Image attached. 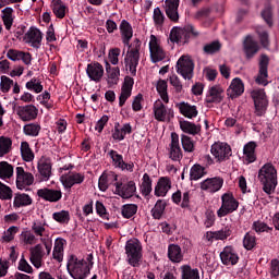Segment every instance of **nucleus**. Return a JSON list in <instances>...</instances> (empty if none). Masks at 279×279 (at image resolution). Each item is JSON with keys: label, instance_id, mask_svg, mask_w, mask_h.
I'll list each match as a JSON object with an SVG mask.
<instances>
[{"label": "nucleus", "instance_id": "nucleus-32", "mask_svg": "<svg viewBox=\"0 0 279 279\" xmlns=\"http://www.w3.org/2000/svg\"><path fill=\"white\" fill-rule=\"evenodd\" d=\"M170 43H177V44H184L186 40H189V37H186V28L182 27H173L170 32L169 36Z\"/></svg>", "mask_w": 279, "mask_h": 279}, {"label": "nucleus", "instance_id": "nucleus-30", "mask_svg": "<svg viewBox=\"0 0 279 279\" xmlns=\"http://www.w3.org/2000/svg\"><path fill=\"white\" fill-rule=\"evenodd\" d=\"M258 43L254 40L252 35H247L244 40V53L247 60L252 59L253 56H256V53H258Z\"/></svg>", "mask_w": 279, "mask_h": 279}, {"label": "nucleus", "instance_id": "nucleus-47", "mask_svg": "<svg viewBox=\"0 0 279 279\" xmlns=\"http://www.w3.org/2000/svg\"><path fill=\"white\" fill-rule=\"evenodd\" d=\"M181 145L185 154H193V151H195V141H193L189 135H181Z\"/></svg>", "mask_w": 279, "mask_h": 279}, {"label": "nucleus", "instance_id": "nucleus-22", "mask_svg": "<svg viewBox=\"0 0 279 279\" xmlns=\"http://www.w3.org/2000/svg\"><path fill=\"white\" fill-rule=\"evenodd\" d=\"M163 8L168 19H170L172 23H178V21H180V14L178 13L180 0H166Z\"/></svg>", "mask_w": 279, "mask_h": 279}, {"label": "nucleus", "instance_id": "nucleus-59", "mask_svg": "<svg viewBox=\"0 0 279 279\" xmlns=\"http://www.w3.org/2000/svg\"><path fill=\"white\" fill-rule=\"evenodd\" d=\"M26 88L27 90H31L32 93H43V83H40V81H38L37 78H32L31 81H28L26 83Z\"/></svg>", "mask_w": 279, "mask_h": 279}, {"label": "nucleus", "instance_id": "nucleus-2", "mask_svg": "<svg viewBox=\"0 0 279 279\" xmlns=\"http://www.w3.org/2000/svg\"><path fill=\"white\" fill-rule=\"evenodd\" d=\"M93 265V254L87 255L85 259L77 257V255H70L68 258L66 269L71 278L86 279L90 275Z\"/></svg>", "mask_w": 279, "mask_h": 279}, {"label": "nucleus", "instance_id": "nucleus-46", "mask_svg": "<svg viewBox=\"0 0 279 279\" xmlns=\"http://www.w3.org/2000/svg\"><path fill=\"white\" fill-rule=\"evenodd\" d=\"M167 208V202L162 199H158L151 209V215L154 219H161L165 214V209Z\"/></svg>", "mask_w": 279, "mask_h": 279}, {"label": "nucleus", "instance_id": "nucleus-35", "mask_svg": "<svg viewBox=\"0 0 279 279\" xmlns=\"http://www.w3.org/2000/svg\"><path fill=\"white\" fill-rule=\"evenodd\" d=\"M1 12L3 25L5 29L10 32L12 29V25H14V9H12L11 7H7Z\"/></svg>", "mask_w": 279, "mask_h": 279}, {"label": "nucleus", "instance_id": "nucleus-38", "mask_svg": "<svg viewBox=\"0 0 279 279\" xmlns=\"http://www.w3.org/2000/svg\"><path fill=\"white\" fill-rule=\"evenodd\" d=\"M64 245H66V240L62 238H58L54 241L52 256L54 260H58L59 263H62V258L64 257Z\"/></svg>", "mask_w": 279, "mask_h": 279}, {"label": "nucleus", "instance_id": "nucleus-57", "mask_svg": "<svg viewBox=\"0 0 279 279\" xmlns=\"http://www.w3.org/2000/svg\"><path fill=\"white\" fill-rule=\"evenodd\" d=\"M108 154L113 162V167H116V169H121L125 162L123 160V155L119 154L117 150H110Z\"/></svg>", "mask_w": 279, "mask_h": 279}, {"label": "nucleus", "instance_id": "nucleus-48", "mask_svg": "<svg viewBox=\"0 0 279 279\" xmlns=\"http://www.w3.org/2000/svg\"><path fill=\"white\" fill-rule=\"evenodd\" d=\"M20 241L23 245H36L38 243V238L32 231H24L20 235Z\"/></svg>", "mask_w": 279, "mask_h": 279}, {"label": "nucleus", "instance_id": "nucleus-55", "mask_svg": "<svg viewBox=\"0 0 279 279\" xmlns=\"http://www.w3.org/2000/svg\"><path fill=\"white\" fill-rule=\"evenodd\" d=\"M210 234H211V239L226 241V239H228V236L232 234V229H230V227H223L221 230L211 232Z\"/></svg>", "mask_w": 279, "mask_h": 279}, {"label": "nucleus", "instance_id": "nucleus-5", "mask_svg": "<svg viewBox=\"0 0 279 279\" xmlns=\"http://www.w3.org/2000/svg\"><path fill=\"white\" fill-rule=\"evenodd\" d=\"M166 102L157 99L153 105V113L156 121L160 123H167L170 119H173V109L167 107Z\"/></svg>", "mask_w": 279, "mask_h": 279}, {"label": "nucleus", "instance_id": "nucleus-40", "mask_svg": "<svg viewBox=\"0 0 279 279\" xmlns=\"http://www.w3.org/2000/svg\"><path fill=\"white\" fill-rule=\"evenodd\" d=\"M52 12L57 19L66 16V4L62 0H52Z\"/></svg>", "mask_w": 279, "mask_h": 279}, {"label": "nucleus", "instance_id": "nucleus-12", "mask_svg": "<svg viewBox=\"0 0 279 279\" xmlns=\"http://www.w3.org/2000/svg\"><path fill=\"white\" fill-rule=\"evenodd\" d=\"M24 43L33 49H40L43 46V32L32 26L24 35Z\"/></svg>", "mask_w": 279, "mask_h": 279}, {"label": "nucleus", "instance_id": "nucleus-45", "mask_svg": "<svg viewBox=\"0 0 279 279\" xmlns=\"http://www.w3.org/2000/svg\"><path fill=\"white\" fill-rule=\"evenodd\" d=\"M180 129L185 134H192L195 136V134H199V126L195 125L193 122H189L186 120L180 121Z\"/></svg>", "mask_w": 279, "mask_h": 279}, {"label": "nucleus", "instance_id": "nucleus-8", "mask_svg": "<svg viewBox=\"0 0 279 279\" xmlns=\"http://www.w3.org/2000/svg\"><path fill=\"white\" fill-rule=\"evenodd\" d=\"M221 202L222 205L217 211L218 217H226L239 208V201L234 198V194L232 193L222 194Z\"/></svg>", "mask_w": 279, "mask_h": 279}, {"label": "nucleus", "instance_id": "nucleus-24", "mask_svg": "<svg viewBox=\"0 0 279 279\" xmlns=\"http://www.w3.org/2000/svg\"><path fill=\"white\" fill-rule=\"evenodd\" d=\"M86 74L92 82H101L104 77V65L99 62H93L87 64Z\"/></svg>", "mask_w": 279, "mask_h": 279}, {"label": "nucleus", "instance_id": "nucleus-34", "mask_svg": "<svg viewBox=\"0 0 279 279\" xmlns=\"http://www.w3.org/2000/svg\"><path fill=\"white\" fill-rule=\"evenodd\" d=\"M256 142H248L244 145L243 154L244 158L247 161V165H252V162H256Z\"/></svg>", "mask_w": 279, "mask_h": 279}, {"label": "nucleus", "instance_id": "nucleus-20", "mask_svg": "<svg viewBox=\"0 0 279 279\" xmlns=\"http://www.w3.org/2000/svg\"><path fill=\"white\" fill-rule=\"evenodd\" d=\"M118 178L119 177L113 171L104 172L98 180L99 190L102 192H106L108 191V186L110 185H113L117 187V184H119V182H117Z\"/></svg>", "mask_w": 279, "mask_h": 279}, {"label": "nucleus", "instance_id": "nucleus-64", "mask_svg": "<svg viewBox=\"0 0 279 279\" xmlns=\"http://www.w3.org/2000/svg\"><path fill=\"white\" fill-rule=\"evenodd\" d=\"M223 186V178L215 177L210 179V193H217V191H221Z\"/></svg>", "mask_w": 279, "mask_h": 279}, {"label": "nucleus", "instance_id": "nucleus-52", "mask_svg": "<svg viewBox=\"0 0 279 279\" xmlns=\"http://www.w3.org/2000/svg\"><path fill=\"white\" fill-rule=\"evenodd\" d=\"M40 130H43V128L38 123H28L23 128L24 134L26 136H33V137L38 136V134H40Z\"/></svg>", "mask_w": 279, "mask_h": 279}, {"label": "nucleus", "instance_id": "nucleus-53", "mask_svg": "<svg viewBox=\"0 0 279 279\" xmlns=\"http://www.w3.org/2000/svg\"><path fill=\"white\" fill-rule=\"evenodd\" d=\"M137 211L138 205L136 204H126L123 205L121 208L122 217H124V219H131V217H134Z\"/></svg>", "mask_w": 279, "mask_h": 279}, {"label": "nucleus", "instance_id": "nucleus-29", "mask_svg": "<svg viewBox=\"0 0 279 279\" xmlns=\"http://www.w3.org/2000/svg\"><path fill=\"white\" fill-rule=\"evenodd\" d=\"M180 114L185 117L186 119H195L197 117V107L195 105H191L189 102L182 101L175 105Z\"/></svg>", "mask_w": 279, "mask_h": 279}, {"label": "nucleus", "instance_id": "nucleus-31", "mask_svg": "<svg viewBox=\"0 0 279 279\" xmlns=\"http://www.w3.org/2000/svg\"><path fill=\"white\" fill-rule=\"evenodd\" d=\"M126 134H132V125L130 123H125L121 126V124L116 123L112 138L114 141H123Z\"/></svg>", "mask_w": 279, "mask_h": 279}, {"label": "nucleus", "instance_id": "nucleus-44", "mask_svg": "<svg viewBox=\"0 0 279 279\" xmlns=\"http://www.w3.org/2000/svg\"><path fill=\"white\" fill-rule=\"evenodd\" d=\"M252 230H254V232H256L257 234H263V232L271 234V232H274V227L267 226V222H264L262 220H256L252 225Z\"/></svg>", "mask_w": 279, "mask_h": 279}, {"label": "nucleus", "instance_id": "nucleus-4", "mask_svg": "<svg viewBox=\"0 0 279 279\" xmlns=\"http://www.w3.org/2000/svg\"><path fill=\"white\" fill-rule=\"evenodd\" d=\"M125 254L129 265L131 267H140L143 258V244L138 239H131L126 241Z\"/></svg>", "mask_w": 279, "mask_h": 279}, {"label": "nucleus", "instance_id": "nucleus-15", "mask_svg": "<svg viewBox=\"0 0 279 279\" xmlns=\"http://www.w3.org/2000/svg\"><path fill=\"white\" fill-rule=\"evenodd\" d=\"M51 158L41 156L37 162V171L44 182L49 181V178H51Z\"/></svg>", "mask_w": 279, "mask_h": 279}, {"label": "nucleus", "instance_id": "nucleus-43", "mask_svg": "<svg viewBox=\"0 0 279 279\" xmlns=\"http://www.w3.org/2000/svg\"><path fill=\"white\" fill-rule=\"evenodd\" d=\"M156 88L163 104H169V93L167 92V88H168L167 81L159 80L157 82Z\"/></svg>", "mask_w": 279, "mask_h": 279}, {"label": "nucleus", "instance_id": "nucleus-17", "mask_svg": "<svg viewBox=\"0 0 279 279\" xmlns=\"http://www.w3.org/2000/svg\"><path fill=\"white\" fill-rule=\"evenodd\" d=\"M38 197L45 202L56 203L62 199V191L44 187L37 191Z\"/></svg>", "mask_w": 279, "mask_h": 279}, {"label": "nucleus", "instance_id": "nucleus-50", "mask_svg": "<svg viewBox=\"0 0 279 279\" xmlns=\"http://www.w3.org/2000/svg\"><path fill=\"white\" fill-rule=\"evenodd\" d=\"M52 219L57 221V223L64 226L71 221V214L69 210L56 211L52 214Z\"/></svg>", "mask_w": 279, "mask_h": 279}, {"label": "nucleus", "instance_id": "nucleus-14", "mask_svg": "<svg viewBox=\"0 0 279 279\" xmlns=\"http://www.w3.org/2000/svg\"><path fill=\"white\" fill-rule=\"evenodd\" d=\"M16 114L21 121H34L38 118V108L34 105L20 106L16 110Z\"/></svg>", "mask_w": 279, "mask_h": 279}, {"label": "nucleus", "instance_id": "nucleus-6", "mask_svg": "<svg viewBox=\"0 0 279 279\" xmlns=\"http://www.w3.org/2000/svg\"><path fill=\"white\" fill-rule=\"evenodd\" d=\"M149 53H150V61L156 64L157 62H162V60H167V51L165 48L160 46V40L156 35H150L149 39Z\"/></svg>", "mask_w": 279, "mask_h": 279}, {"label": "nucleus", "instance_id": "nucleus-60", "mask_svg": "<svg viewBox=\"0 0 279 279\" xmlns=\"http://www.w3.org/2000/svg\"><path fill=\"white\" fill-rule=\"evenodd\" d=\"M32 231H33V234H35L36 236L43 238L47 232V229H45V223H43V221L36 220L32 225Z\"/></svg>", "mask_w": 279, "mask_h": 279}, {"label": "nucleus", "instance_id": "nucleus-21", "mask_svg": "<svg viewBox=\"0 0 279 279\" xmlns=\"http://www.w3.org/2000/svg\"><path fill=\"white\" fill-rule=\"evenodd\" d=\"M134 87V78L126 76L124 78V83L121 88V94L119 97V106L123 108L125 106V101L132 97V88Z\"/></svg>", "mask_w": 279, "mask_h": 279}, {"label": "nucleus", "instance_id": "nucleus-10", "mask_svg": "<svg viewBox=\"0 0 279 279\" xmlns=\"http://www.w3.org/2000/svg\"><path fill=\"white\" fill-rule=\"evenodd\" d=\"M195 69V64L193 63V59L189 56H182L177 62V73L182 75L184 80L193 78V71Z\"/></svg>", "mask_w": 279, "mask_h": 279}, {"label": "nucleus", "instance_id": "nucleus-26", "mask_svg": "<svg viewBox=\"0 0 279 279\" xmlns=\"http://www.w3.org/2000/svg\"><path fill=\"white\" fill-rule=\"evenodd\" d=\"M84 180V174L80 172H70L69 174L61 177V182L64 189H73L75 184H82Z\"/></svg>", "mask_w": 279, "mask_h": 279}, {"label": "nucleus", "instance_id": "nucleus-62", "mask_svg": "<svg viewBox=\"0 0 279 279\" xmlns=\"http://www.w3.org/2000/svg\"><path fill=\"white\" fill-rule=\"evenodd\" d=\"M0 80L1 93H10V88L14 86V81L5 75H2Z\"/></svg>", "mask_w": 279, "mask_h": 279}, {"label": "nucleus", "instance_id": "nucleus-37", "mask_svg": "<svg viewBox=\"0 0 279 279\" xmlns=\"http://www.w3.org/2000/svg\"><path fill=\"white\" fill-rule=\"evenodd\" d=\"M107 71V82L110 86H114L119 83V76L121 75V70L119 68L110 66V63L106 62Z\"/></svg>", "mask_w": 279, "mask_h": 279}, {"label": "nucleus", "instance_id": "nucleus-27", "mask_svg": "<svg viewBox=\"0 0 279 279\" xmlns=\"http://www.w3.org/2000/svg\"><path fill=\"white\" fill-rule=\"evenodd\" d=\"M169 191H171V179L168 177L159 178L157 185L155 186L156 197H167Z\"/></svg>", "mask_w": 279, "mask_h": 279}, {"label": "nucleus", "instance_id": "nucleus-11", "mask_svg": "<svg viewBox=\"0 0 279 279\" xmlns=\"http://www.w3.org/2000/svg\"><path fill=\"white\" fill-rule=\"evenodd\" d=\"M168 156L170 160H173V162H180V160L184 158L182 147H180V135H178L175 132L171 133V140L168 147Z\"/></svg>", "mask_w": 279, "mask_h": 279}, {"label": "nucleus", "instance_id": "nucleus-1", "mask_svg": "<svg viewBox=\"0 0 279 279\" xmlns=\"http://www.w3.org/2000/svg\"><path fill=\"white\" fill-rule=\"evenodd\" d=\"M120 35L122 38V44L128 48L126 56L124 58V64L126 71L131 73V75H136V68L138 66V62L141 61V47L143 43L141 39L135 38L131 44L134 36V28H132V24L126 20H122L119 26Z\"/></svg>", "mask_w": 279, "mask_h": 279}, {"label": "nucleus", "instance_id": "nucleus-25", "mask_svg": "<svg viewBox=\"0 0 279 279\" xmlns=\"http://www.w3.org/2000/svg\"><path fill=\"white\" fill-rule=\"evenodd\" d=\"M243 93H245V85L243 84V80L240 77L233 78L229 88L227 89V95L231 99H236V97H241Z\"/></svg>", "mask_w": 279, "mask_h": 279}, {"label": "nucleus", "instance_id": "nucleus-58", "mask_svg": "<svg viewBox=\"0 0 279 279\" xmlns=\"http://www.w3.org/2000/svg\"><path fill=\"white\" fill-rule=\"evenodd\" d=\"M209 17H210V8H208V7L201 8L193 15V19H195L196 21H202V22L208 21Z\"/></svg>", "mask_w": 279, "mask_h": 279}, {"label": "nucleus", "instance_id": "nucleus-18", "mask_svg": "<svg viewBox=\"0 0 279 279\" xmlns=\"http://www.w3.org/2000/svg\"><path fill=\"white\" fill-rule=\"evenodd\" d=\"M268 66H269V57H267V54H262L259 60L258 76L255 80L256 84H262L264 86H267V77L269 76Z\"/></svg>", "mask_w": 279, "mask_h": 279}, {"label": "nucleus", "instance_id": "nucleus-28", "mask_svg": "<svg viewBox=\"0 0 279 279\" xmlns=\"http://www.w3.org/2000/svg\"><path fill=\"white\" fill-rule=\"evenodd\" d=\"M172 202L181 208H189L191 206V192L177 191L172 194Z\"/></svg>", "mask_w": 279, "mask_h": 279}, {"label": "nucleus", "instance_id": "nucleus-23", "mask_svg": "<svg viewBox=\"0 0 279 279\" xmlns=\"http://www.w3.org/2000/svg\"><path fill=\"white\" fill-rule=\"evenodd\" d=\"M29 253L32 265H34L36 269H40V267H43V258L45 257V248L41 244H36L34 247H31Z\"/></svg>", "mask_w": 279, "mask_h": 279}, {"label": "nucleus", "instance_id": "nucleus-41", "mask_svg": "<svg viewBox=\"0 0 279 279\" xmlns=\"http://www.w3.org/2000/svg\"><path fill=\"white\" fill-rule=\"evenodd\" d=\"M14 175V167L8 161L0 162V178L1 180H10Z\"/></svg>", "mask_w": 279, "mask_h": 279}, {"label": "nucleus", "instance_id": "nucleus-56", "mask_svg": "<svg viewBox=\"0 0 279 279\" xmlns=\"http://www.w3.org/2000/svg\"><path fill=\"white\" fill-rule=\"evenodd\" d=\"M243 247L246 248L248 252L256 247V235L246 232L243 238Z\"/></svg>", "mask_w": 279, "mask_h": 279}, {"label": "nucleus", "instance_id": "nucleus-61", "mask_svg": "<svg viewBox=\"0 0 279 279\" xmlns=\"http://www.w3.org/2000/svg\"><path fill=\"white\" fill-rule=\"evenodd\" d=\"M153 21L156 27H162V25H165V13H162L160 8L154 9Z\"/></svg>", "mask_w": 279, "mask_h": 279}, {"label": "nucleus", "instance_id": "nucleus-63", "mask_svg": "<svg viewBox=\"0 0 279 279\" xmlns=\"http://www.w3.org/2000/svg\"><path fill=\"white\" fill-rule=\"evenodd\" d=\"M17 269L19 271H23L24 274H34V268L32 267V265H29L27 259H25V255L21 256Z\"/></svg>", "mask_w": 279, "mask_h": 279}, {"label": "nucleus", "instance_id": "nucleus-19", "mask_svg": "<svg viewBox=\"0 0 279 279\" xmlns=\"http://www.w3.org/2000/svg\"><path fill=\"white\" fill-rule=\"evenodd\" d=\"M222 265H236L239 263V253L232 245L226 246L220 253Z\"/></svg>", "mask_w": 279, "mask_h": 279}, {"label": "nucleus", "instance_id": "nucleus-54", "mask_svg": "<svg viewBox=\"0 0 279 279\" xmlns=\"http://www.w3.org/2000/svg\"><path fill=\"white\" fill-rule=\"evenodd\" d=\"M151 178L149 177V174L144 173L142 178L141 192L142 194L147 196L151 193Z\"/></svg>", "mask_w": 279, "mask_h": 279}, {"label": "nucleus", "instance_id": "nucleus-33", "mask_svg": "<svg viewBox=\"0 0 279 279\" xmlns=\"http://www.w3.org/2000/svg\"><path fill=\"white\" fill-rule=\"evenodd\" d=\"M204 175H208V168L199 165V163H195L192 166V168L190 169V180L197 182V180H202V178H204Z\"/></svg>", "mask_w": 279, "mask_h": 279}, {"label": "nucleus", "instance_id": "nucleus-42", "mask_svg": "<svg viewBox=\"0 0 279 279\" xmlns=\"http://www.w3.org/2000/svg\"><path fill=\"white\" fill-rule=\"evenodd\" d=\"M21 156H22V159L25 161V162H33L34 161V151L32 150V148L29 147V143L27 142H22L21 143Z\"/></svg>", "mask_w": 279, "mask_h": 279}, {"label": "nucleus", "instance_id": "nucleus-39", "mask_svg": "<svg viewBox=\"0 0 279 279\" xmlns=\"http://www.w3.org/2000/svg\"><path fill=\"white\" fill-rule=\"evenodd\" d=\"M223 87L215 85L210 87V104H221L223 101Z\"/></svg>", "mask_w": 279, "mask_h": 279}, {"label": "nucleus", "instance_id": "nucleus-13", "mask_svg": "<svg viewBox=\"0 0 279 279\" xmlns=\"http://www.w3.org/2000/svg\"><path fill=\"white\" fill-rule=\"evenodd\" d=\"M16 173V186L20 191H25L27 186L34 184V174L32 172L25 171L23 167H17L15 169Z\"/></svg>", "mask_w": 279, "mask_h": 279}, {"label": "nucleus", "instance_id": "nucleus-16", "mask_svg": "<svg viewBox=\"0 0 279 279\" xmlns=\"http://www.w3.org/2000/svg\"><path fill=\"white\" fill-rule=\"evenodd\" d=\"M134 193H136V183L134 181H129L126 184H116V194L123 199H130V197H134Z\"/></svg>", "mask_w": 279, "mask_h": 279}, {"label": "nucleus", "instance_id": "nucleus-51", "mask_svg": "<svg viewBox=\"0 0 279 279\" xmlns=\"http://www.w3.org/2000/svg\"><path fill=\"white\" fill-rule=\"evenodd\" d=\"M182 279H199V270L191 268L189 265L181 266Z\"/></svg>", "mask_w": 279, "mask_h": 279}, {"label": "nucleus", "instance_id": "nucleus-36", "mask_svg": "<svg viewBox=\"0 0 279 279\" xmlns=\"http://www.w3.org/2000/svg\"><path fill=\"white\" fill-rule=\"evenodd\" d=\"M168 258L171 263H182L184 255H182V248L180 245L171 244L168 247Z\"/></svg>", "mask_w": 279, "mask_h": 279}, {"label": "nucleus", "instance_id": "nucleus-9", "mask_svg": "<svg viewBox=\"0 0 279 279\" xmlns=\"http://www.w3.org/2000/svg\"><path fill=\"white\" fill-rule=\"evenodd\" d=\"M251 97L254 101L256 116L263 117V114L267 112V106L269 104L265 89H253L251 93Z\"/></svg>", "mask_w": 279, "mask_h": 279}, {"label": "nucleus", "instance_id": "nucleus-49", "mask_svg": "<svg viewBox=\"0 0 279 279\" xmlns=\"http://www.w3.org/2000/svg\"><path fill=\"white\" fill-rule=\"evenodd\" d=\"M13 205L15 208H21V206L32 205V197L27 194H16L14 196Z\"/></svg>", "mask_w": 279, "mask_h": 279}, {"label": "nucleus", "instance_id": "nucleus-3", "mask_svg": "<svg viewBox=\"0 0 279 279\" xmlns=\"http://www.w3.org/2000/svg\"><path fill=\"white\" fill-rule=\"evenodd\" d=\"M257 180L263 186L264 193L271 195L278 186V171L272 163H265L259 170Z\"/></svg>", "mask_w": 279, "mask_h": 279}, {"label": "nucleus", "instance_id": "nucleus-7", "mask_svg": "<svg viewBox=\"0 0 279 279\" xmlns=\"http://www.w3.org/2000/svg\"><path fill=\"white\" fill-rule=\"evenodd\" d=\"M210 154L216 159V162H226L232 156V147L228 143L216 142L211 145Z\"/></svg>", "mask_w": 279, "mask_h": 279}]
</instances>
